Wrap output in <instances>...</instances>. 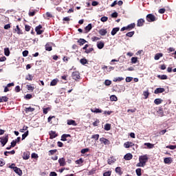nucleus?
<instances>
[{
	"label": "nucleus",
	"mask_w": 176,
	"mask_h": 176,
	"mask_svg": "<svg viewBox=\"0 0 176 176\" xmlns=\"http://www.w3.org/2000/svg\"><path fill=\"white\" fill-rule=\"evenodd\" d=\"M148 155H140L139 157V163L136 164L137 167H145L148 160Z\"/></svg>",
	"instance_id": "obj_1"
},
{
	"label": "nucleus",
	"mask_w": 176,
	"mask_h": 176,
	"mask_svg": "<svg viewBox=\"0 0 176 176\" xmlns=\"http://www.w3.org/2000/svg\"><path fill=\"white\" fill-rule=\"evenodd\" d=\"M146 20L148 23H153V21H156V20H157V18H156L153 14H148L146 16Z\"/></svg>",
	"instance_id": "obj_2"
},
{
	"label": "nucleus",
	"mask_w": 176,
	"mask_h": 176,
	"mask_svg": "<svg viewBox=\"0 0 176 176\" xmlns=\"http://www.w3.org/2000/svg\"><path fill=\"white\" fill-rule=\"evenodd\" d=\"M0 140L2 146H3L6 144H8V142L9 141V135H7L5 137H1L0 138Z\"/></svg>",
	"instance_id": "obj_3"
},
{
	"label": "nucleus",
	"mask_w": 176,
	"mask_h": 176,
	"mask_svg": "<svg viewBox=\"0 0 176 176\" xmlns=\"http://www.w3.org/2000/svg\"><path fill=\"white\" fill-rule=\"evenodd\" d=\"M72 77L74 80H79L80 79V73L79 72H74L72 74Z\"/></svg>",
	"instance_id": "obj_4"
},
{
	"label": "nucleus",
	"mask_w": 176,
	"mask_h": 176,
	"mask_svg": "<svg viewBox=\"0 0 176 176\" xmlns=\"http://www.w3.org/2000/svg\"><path fill=\"white\" fill-rule=\"evenodd\" d=\"M42 28L43 27L41 26V25H38L35 28V31L37 35H42V34H43L44 30H41Z\"/></svg>",
	"instance_id": "obj_5"
},
{
	"label": "nucleus",
	"mask_w": 176,
	"mask_h": 176,
	"mask_svg": "<svg viewBox=\"0 0 176 176\" xmlns=\"http://www.w3.org/2000/svg\"><path fill=\"white\" fill-rule=\"evenodd\" d=\"M58 163L60 167H64V166L67 165V162H65V158L64 157L59 158Z\"/></svg>",
	"instance_id": "obj_6"
},
{
	"label": "nucleus",
	"mask_w": 176,
	"mask_h": 176,
	"mask_svg": "<svg viewBox=\"0 0 176 176\" xmlns=\"http://www.w3.org/2000/svg\"><path fill=\"white\" fill-rule=\"evenodd\" d=\"M164 91H166V89L164 88H157L155 91H154V94H160V93H164Z\"/></svg>",
	"instance_id": "obj_7"
},
{
	"label": "nucleus",
	"mask_w": 176,
	"mask_h": 176,
	"mask_svg": "<svg viewBox=\"0 0 176 176\" xmlns=\"http://www.w3.org/2000/svg\"><path fill=\"white\" fill-rule=\"evenodd\" d=\"M134 143H133L132 142H126L124 144V146L128 149L129 148H131L132 146H134Z\"/></svg>",
	"instance_id": "obj_8"
},
{
	"label": "nucleus",
	"mask_w": 176,
	"mask_h": 176,
	"mask_svg": "<svg viewBox=\"0 0 176 176\" xmlns=\"http://www.w3.org/2000/svg\"><path fill=\"white\" fill-rule=\"evenodd\" d=\"M145 24V19H140L138 20L137 27H142Z\"/></svg>",
	"instance_id": "obj_9"
},
{
	"label": "nucleus",
	"mask_w": 176,
	"mask_h": 176,
	"mask_svg": "<svg viewBox=\"0 0 176 176\" xmlns=\"http://www.w3.org/2000/svg\"><path fill=\"white\" fill-rule=\"evenodd\" d=\"M30 153L29 151L24 152L22 156L23 160H28V159H30Z\"/></svg>",
	"instance_id": "obj_10"
},
{
	"label": "nucleus",
	"mask_w": 176,
	"mask_h": 176,
	"mask_svg": "<svg viewBox=\"0 0 176 176\" xmlns=\"http://www.w3.org/2000/svg\"><path fill=\"white\" fill-rule=\"evenodd\" d=\"M45 49L47 52H52L53 50V47H52V45H50V43H47L45 45Z\"/></svg>",
	"instance_id": "obj_11"
},
{
	"label": "nucleus",
	"mask_w": 176,
	"mask_h": 176,
	"mask_svg": "<svg viewBox=\"0 0 176 176\" xmlns=\"http://www.w3.org/2000/svg\"><path fill=\"white\" fill-rule=\"evenodd\" d=\"M165 164H171L173 163V159L171 157H166L164 159Z\"/></svg>",
	"instance_id": "obj_12"
},
{
	"label": "nucleus",
	"mask_w": 176,
	"mask_h": 176,
	"mask_svg": "<svg viewBox=\"0 0 176 176\" xmlns=\"http://www.w3.org/2000/svg\"><path fill=\"white\" fill-rule=\"evenodd\" d=\"M14 31L16 34H18V35H23V30L20 29L19 25H16V28L14 29Z\"/></svg>",
	"instance_id": "obj_13"
},
{
	"label": "nucleus",
	"mask_w": 176,
	"mask_h": 176,
	"mask_svg": "<svg viewBox=\"0 0 176 176\" xmlns=\"http://www.w3.org/2000/svg\"><path fill=\"white\" fill-rule=\"evenodd\" d=\"M124 160H131L133 159V154L129 153H126L124 157Z\"/></svg>",
	"instance_id": "obj_14"
},
{
	"label": "nucleus",
	"mask_w": 176,
	"mask_h": 176,
	"mask_svg": "<svg viewBox=\"0 0 176 176\" xmlns=\"http://www.w3.org/2000/svg\"><path fill=\"white\" fill-rule=\"evenodd\" d=\"M56 137H57V134L56 133V131H50V140H53V138H56Z\"/></svg>",
	"instance_id": "obj_15"
},
{
	"label": "nucleus",
	"mask_w": 176,
	"mask_h": 176,
	"mask_svg": "<svg viewBox=\"0 0 176 176\" xmlns=\"http://www.w3.org/2000/svg\"><path fill=\"white\" fill-rule=\"evenodd\" d=\"M14 171L16 174H18V175H23V170L18 167L14 168Z\"/></svg>",
	"instance_id": "obj_16"
},
{
	"label": "nucleus",
	"mask_w": 176,
	"mask_h": 176,
	"mask_svg": "<svg viewBox=\"0 0 176 176\" xmlns=\"http://www.w3.org/2000/svg\"><path fill=\"white\" fill-rule=\"evenodd\" d=\"M36 12H38V10H32L29 11V12H28L29 16L34 17V16H35V14H36Z\"/></svg>",
	"instance_id": "obj_17"
},
{
	"label": "nucleus",
	"mask_w": 176,
	"mask_h": 176,
	"mask_svg": "<svg viewBox=\"0 0 176 176\" xmlns=\"http://www.w3.org/2000/svg\"><path fill=\"white\" fill-rule=\"evenodd\" d=\"M91 28H93L91 23L88 24V25L85 28V30L86 31L85 34H87V32H89V31H91Z\"/></svg>",
	"instance_id": "obj_18"
},
{
	"label": "nucleus",
	"mask_w": 176,
	"mask_h": 176,
	"mask_svg": "<svg viewBox=\"0 0 176 176\" xmlns=\"http://www.w3.org/2000/svg\"><path fill=\"white\" fill-rule=\"evenodd\" d=\"M87 41L85 40V38H80L78 40V43H79L80 46H83L85 43H86Z\"/></svg>",
	"instance_id": "obj_19"
},
{
	"label": "nucleus",
	"mask_w": 176,
	"mask_h": 176,
	"mask_svg": "<svg viewBox=\"0 0 176 176\" xmlns=\"http://www.w3.org/2000/svg\"><path fill=\"white\" fill-rule=\"evenodd\" d=\"M91 111L93 112L94 113H102V110L100 109H91Z\"/></svg>",
	"instance_id": "obj_20"
},
{
	"label": "nucleus",
	"mask_w": 176,
	"mask_h": 176,
	"mask_svg": "<svg viewBox=\"0 0 176 176\" xmlns=\"http://www.w3.org/2000/svg\"><path fill=\"white\" fill-rule=\"evenodd\" d=\"M9 101V98L7 96L0 97V102H8Z\"/></svg>",
	"instance_id": "obj_21"
},
{
	"label": "nucleus",
	"mask_w": 176,
	"mask_h": 176,
	"mask_svg": "<svg viewBox=\"0 0 176 176\" xmlns=\"http://www.w3.org/2000/svg\"><path fill=\"white\" fill-rule=\"evenodd\" d=\"M157 78H158V79H161V80H166V79H168V76L167 75H157Z\"/></svg>",
	"instance_id": "obj_22"
},
{
	"label": "nucleus",
	"mask_w": 176,
	"mask_h": 176,
	"mask_svg": "<svg viewBox=\"0 0 176 176\" xmlns=\"http://www.w3.org/2000/svg\"><path fill=\"white\" fill-rule=\"evenodd\" d=\"M67 124L69 126H76V122H75V120H67Z\"/></svg>",
	"instance_id": "obj_23"
},
{
	"label": "nucleus",
	"mask_w": 176,
	"mask_h": 176,
	"mask_svg": "<svg viewBox=\"0 0 176 176\" xmlns=\"http://www.w3.org/2000/svg\"><path fill=\"white\" fill-rule=\"evenodd\" d=\"M133 28H135V23H133L126 26V29L130 31V30H133Z\"/></svg>",
	"instance_id": "obj_24"
},
{
	"label": "nucleus",
	"mask_w": 176,
	"mask_h": 176,
	"mask_svg": "<svg viewBox=\"0 0 176 176\" xmlns=\"http://www.w3.org/2000/svg\"><path fill=\"white\" fill-rule=\"evenodd\" d=\"M107 29H101L99 30L100 35H102V36H104V35H107Z\"/></svg>",
	"instance_id": "obj_25"
},
{
	"label": "nucleus",
	"mask_w": 176,
	"mask_h": 176,
	"mask_svg": "<svg viewBox=\"0 0 176 176\" xmlns=\"http://www.w3.org/2000/svg\"><path fill=\"white\" fill-rule=\"evenodd\" d=\"M162 102H163V100H162L160 98H156L154 100V104H155V105H160V104H162Z\"/></svg>",
	"instance_id": "obj_26"
},
{
	"label": "nucleus",
	"mask_w": 176,
	"mask_h": 176,
	"mask_svg": "<svg viewBox=\"0 0 176 176\" xmlns=\"http://www.w3.org/2000/svg\"><path fill=\"white\" fill-rule=\"evenodd\" d=\"M68 137H71V135H69V134H63L61 136L60 140L67 141V138H68Z\"/></svg>",
	"instance_id": "obj_27"
},
{
	"label": "nucleus",
	"mask_w": 176,
	"mask_h": 176,
	"mask_svg": "<svg viewBox=\"0 0 176 176\" xmlns=\"http://www.w3.org/2000/svg\"><path fill=\"white\" fill-rule=\"evenodd\" d=\"M119 30H120V28H113V30L111 31V35H113V36L116 35V33L118 32H119Z\"/></svg>",
	"instance_id": "obj_28"
},
{
	"label": "nucleus",
	"mask_w": 176,
	"mask_h": 176,
	"mask_svg": "<svg viewBox=\"0 0 176 176\" xmlns=\"http://www.w3.org/2000/svg\"><path fill=\"white\" fill-rule=\"evenodd\" d=\"M104 42H102V41L98 42V43H97L98 49L101 50L104 47Z\"/></svg>",
	"instance_id": "obj_29"
},
{
	"label": "nucleus",
	"mask_w": 176,
	"mask_h": 176,
	"mask_svg": "<svg viewBox=\"0 0 176 176\" xmlns=\"http://www.w3.org/2000/svg\"><path fill=\"white\" fill-rule=\"evenodd\" d=\"M116 173H117V174H118L119 175H122V174H123V172L122 171V168H120V166L116 168Z\"/></svg>",
	"instance_id": "obj_30"
},
{
	"label": "nucleus",
	"mask_w": 176,
	"mask_h": 176,
	"mask_svg": "<svg viewBox=\"0 0 176 176\" xmlns=\"http://www.w3.org/2000/svg\"><path fill=\"white\" fill-rule=\"evenodd\" d=\"M80 64H82V65H86V64H89V62L87 61V59H86V58H81L80 60Z\"/></svg>",
	"instance_id": "obj_31"
},
{
	"label": "nucleus",
	"mask_w": 176,
	"mask_h": 176,
	"mask_svg": "<svg viewBox=\"0 0 176 176\" xmlns=\"http://www.w3.org/2000/svg\"><path fill=\"white\" fill-rule=\"evenodd\" d=\"M161 57H163V54L157 53L155 55L154 60H160Z\"/></svg>",
	"instance_id": "obj_32"
},
{
	"label": "nucleus",
	"mask_w": 176,
	"mask_h": 176,
	"mask_svg": "<svg viewBox=\"0 0 176 176\" xmlns=\"http://www.w3.org/2000/svg\"><path fill=\"white\" fill-rule=\"evenodd\" d=\"M34 111H35V109L32 107H26L25 109L26 113H28V112H34Z\"/></svg>",
	"instance_id": "obj_33"
},
{
	"label": "nucleus",
	"mask_w": 176,
	"mask_h": 176,
	"mask_svg": "<svg viewBox=\"0 0 176 176\" xmlns=\"http://www.w3.org/2000/svg\"><path fill=\"white\" fill-rule=\"evenodd\" d=\"M100 142H103L104 145H107L108 142H109V140L108 139H105L104 138H100Z\"/></svg>",
	"instance_id": "obj_34"
},
{
	"label": "nucleus",
	"mask_w": 176,
	"mask_h": 176,
	"mask_svg": "<svg viewBox=\"0 0 176 176\" xmlns=\"http://www.w3.org/2000/svg\"><path fill=\"white\" fill-rule=\"evenodd\" d=\"M14 153H16V151L14 150H12L11 151H5L4 152V155L5 156H8V154H10V155H14Z\"/></svg>",
	"instance_id": "obj_35"
},
{
	"label": "nucleus",
	"mask_w": 176,
	"mask_h": 176,
	"mask_svg": "<svg viewBox=\"0 0 176 176\" xmlns=\"http://www.w3.org/2000/svg\"><path fill=\"white\" fill-rule=\"evenodd\" d=\"M122 80H124V78L123 77H118V78H115L113 80V82H122Z\"/></svg>",
	"instance_id": "obj_36"
},
{
	"label": "nucleus",
	"mask_w": 176,
	"mask_h": 176,
	"mask_svg": "<svg viewBox=\"0 0 176 176\" xmlns=\"http://www.w3.org/2000/svg\"><path fill=\"white\" fill-rule=\"evenodd\" d=\"M104 129L106 131H109V130H111V124H106L104 125Z\"/></svg>",
	"instance_id": "obj_37"
},
{
	"label": "nucleus",
	"mask_w": 176,
	"mask_h": 176,
	"mask_svg": "<svg viewBox=\"0 0 176 176\" xmlns=\"http://www.w3.org/2000/svg\"><path fill=\"white\" fill-rule=\"evenodd\" d=\"M4 54L5 56H7L10 55V50H9V48L4 49Z\"/></svg>",
	"instance_id": "obj_38"
},
{
	"label": "nucleus",
	"mask_w": 176,
	"mask_h": 176,
	"mask_svg": "<svg viewBox=\"0 0 176 176\" xmlns=\"http://www.w3.org/2000/svg\"><path fill=\"white\" fill-rule=\"evenodd\" d=\"M145 146H147L148 149H152L153 148V144L152 143H144Z\"/></svg>",
	"instance_id": "obj_39"
},
{
	"label": "nucleus",
	"mask_w": 176,
	"mask_h": 176,
	"mask_svg": "<svg viewBox=\"0 0 176 176\" xmlns=\"http://www.w3.org/2000/svg\"><path fill=\"white\" fill-rule=\"evenodd\" d=\"M26 87L28 90H30V91H34V90H35V87H32L31 85H27Z\"/></svg>",
	"instance_id": "obj_40"
},
{
	"label": "nucleus",
	"mask_w": 176,
	"mask_h": 176,
	"mask_svg": "<svg viewBox=\"0 0 176 176\" xmlns=\"http://www.w3.org/2000/svg\"><path fill=\"white\" fill-rule=\"evenodd\" d=\"M58 82V80H56V79L52 80L50 82V86H56V85H57Z\"/></svg>",
	"instance_id": "obj_41"
},
{
	"label": "nucleus",
	"mask_w": 176,
	"mask_h": 176,
	"mask_svg": "<svg viewBox=\"0 0 176 176\" xmlns=\"http://www.w3.org/2000/svg\"><path fill=\"white\" fill-rule=\"evenodd\" d=\"M91 138L93 140H95V141H98V139L100 138V135L99 134H96L91 136Z\"/></svg>",
	"instance_id": "obj_42"
},
{
	"label": "nucleus",
	"mask_w": 176,
	"mask_h": 176,
	"mask_svg": "<svg viewBox=\"0 0 176 176\" xmlns=\"http://www.w3.org/2000/svg\"><path fill=\"white\" fill-rule=\"evenodd\" d=\"M138 61V58H137V57H132L131 58V63L132 64H137Z\"/></svg>",
	"instance_id": "obj_43"
},
{
	"label": "nucleus",
	"mask_w": 176,
	"mask_h": 176,
	"mask_svg": "<svg viewBox=\"0 0 176 176\" xmlns=\"http://www.w3.org/2000/svg\"><path fill=\"white\" fill-rule=\"evenodd\" d=\"M28 134H29V131H27L26 132H25L23 135H22V140H25V138H27V137H28Z\"/></svg>",
	"instance_id": "obj_44"
},
{
	"label": "nucleus",
	"mask_w": 176,
	"mask_h": 176,
	"mask_svg": "<svg viewBox=\"0 0 176 176\" xmlns=\"http://www.w3.org/2000/svg\"><path fill=\"white\" fill-rule=\"evenodd\" d=\"M102 69H103L104 72H111V70H108V66L107 65H103Z\"/></svg>",
	"instance_id": "obj_45"
},
{
	"label": "nucleus",
	"mask_w": 176,
	"mask_h": 176,
	"mask_svg": "<svg viewBox=\"0 0 176 176\" xmlns=\"http://www.w3.org/2000/svg\"><path fill=\"white\" fill-rule=\"evenodd\" d=\"M114 162H116V160L113 159V157H111L107 160L108 164H113Z\"/></svg>",
	"instance_id": "obj_46"
},
{
	"label": "nucleus",
	"mask_w": 176,
	"mask_h": 176,
	"mask_svg": "<svg viewBox=\"0 0 176 176\" xmlns=\"http://www.w3.org/2000/svg\"><path fill=\"white\" fill-rule=\"evenodd\" d=\"M134 34H135V32L134 31L129 32L128 33L126 34V36H129V38H131V36H133V35H134Z\"/></svg>",
	"instance_id": "obj_47"
},
{
	"label": "nucleus",
	"mask_w": 176,
	"mask_h": 176,
	"mask_svg": "<svg viewBox=\"0 0 176 176\" xmlns=\"http://www.w3.org/2000/svg\"><path fill=\"white\" fill-rule=\"evenodd\" d=\"M111 101H118V97L115 95H112L110 96Z\"/></svg>",
	"instance_id": "obj_48"
},
{
	"label": "nucleus",
	"mask_w": 176,
	"mask_h": 176,
	"mask_svg": "<svg viewBox=\"0 0 176 176\" xmlns=\"http://www.w3.org/2000/svg\"><path fill=\"white\" fill-rule=\"evenodd\" d=\"M34 79V76L31 74H28L25 78V80H32Z\"/></svg>",
	"instance_id": "obj_49"
},
{
	"label": "nucleus",
	"mask_w": 176,
	"mask_h": 176,
	"mask_svg": "<svg viewBox=\"0 0 176 176\" xmlns=\"http://www.w3.org/2000/svg\"><path fill=\"white\" fill-rule=\"evenodd\" d=\"M27 130H28V126H23V129H21L19 131L20 133H24V131H27Z\"/></svg>",
	"instance_id": "obj_50"
},
{
	"label": "nucleus",
	"mask_w": 176,
	"mask_h": 176,
	"mask_svg": "<svg viewBox=\"0 0 176 176\" xmlns=\"http://www.w3.org/2000/svg\"><path fill=\"white\" fill-rule=\"evenodd\" d=\"M57 152V149L50 150L49 151V156H52V155H54Z\"/></svg>",
	"instance_id": "obj_51"
},
{
	"label": "nucleus",
	"mask_w": 176,
	"mask_h": 176,
	"mask_svg": "<svg viewBox=\"0 0 176 176\" xmlns=\"http://www.w3.org/2000/svg\"><path fill=\"white\" fill-rule=\"evenodd\" d=\"M104 85H105V86H111V85H112V81H111L109 80H106L104 81Z\"/></svg>",
	"instance_id": "obj_52"
},
{
	"label": "nucleus",
	"mask_w": 176,
	"mask_h": 176,
	"mask_svg": "<svg viewBox=\"0 0 176 176\" xmlns=\"http://www.w3.org/2000/svg\"><path fill=\"white\" fill-rule=\"evenodd\" d=\"M166 148H167L168 149H176V145H169V146H166Z\"/></svg>",
	"instance_id": "obj_53"
},
{
	"label": "nucleus",
	"mask_w": 176,
	"mask_h": 176,
	"mask_svg": "<svg viewBox=\"0 0 176 176\" xmlns=\"http://www.w3.org/2000/svg\"><path fill=\"white\" fill-rule=\"evenodd\" d=\"M94 50V48L91 47V48L87 49V50H85V53H86L87 54H89V53H91V52H93Z\"/></svg>",
	"instance_id": "obj_54"
},
{
	"label": "nucleus",
	"mask_w": 176,
	"mask_h": 176,
	"mask_svg": "<svg viewBox=\"0 0 176 176\" xmlns=\"http://www.w3.org/2000/svg\"><path fill=\"white\" fill-rule=\"evenodd\" d=\"M31 157H32V159H38V157H39V156L38 155V154L33 153L31 155Z\"/></svg>",
	"instance_id": "obj_55"
},
{
	"label": "nucleus",
	"mask_w": 176,
	"mask_h": 176,
	"mask_svg": "<svg viewBox=\"0 0 176 176\" xmlns=\"http://www.w3.org/2000/svg\"><path fill=\"white\" fill-rule=\"evenodd\" d=\"M83 163V159L80 158L76 161V164H82Z\"/></svg>",
	"instance_id": "obj_56"
},
{
	"label": "nucleus",
	"mask_w": 176,
	"mask_h": 176,
	"mask_svg": "<svg viewBox=\"0 0 176 176\" xmlns=\"http://www.w3.org/2000/svg\"><path fill=\"white\" fill-rule=\"evenodd\" d=\"M135 171L138 176L142 175V174L141 173V168H137Z\"/></svg>",
	"instance_id": "obj_57"
},
{
	"label": "nucleus",
	"mask_w": 176,
	"mask_h": 176,
	"mask_svg": "<svg viewBox=\"0 0 176 176\" xmlns=\"http://www.w3.org/2000/svg\"><path fill=\"white\" fill-rule=\"evenodd\" d=\"M100 21H101L102 23H105V21H108V16H102V17L100 19Z\"/></svg>",
	"instance_id": "obj_58"
},
{
	"label": "nucleus",
	"mask_w": 176,
	"mask_h": 176,
	"mask_svg": "<svg viewBox=\"0 0 176 176\" xmlns=\"http://www.w3.org/2000/svg\"><path fill=\"white\" fill-rule=\"evenodd\" d=\"M16 142L15 140H12L11 142L10 148H14V146H16Z\"/></svg>",
	"instance_id": "obj_59"
},
{
	"label": "nucleus",
	"mask_w": 176,
	"mask_h": 176,
	"mask_svg": "<svg viewBox=\"0 0 176 176\" xmlns=\"http://www.w3.org/2000/svg\"><path fill=\"white\" fill-rule=\"evenodd\" d=\"M25 98L26 100H31V98H32V96L30 94H28L25 95Z\"/></svg>",
	"instance_id": "obj_60"
},
{
	"label": "nucleus",
	"mask_w": 176,
	"mask_h": 176,
	"mask_svg": "<svg viewBox=\"0 0 176 176\" xmlns=\"http://www.w3.org/2000/svg\"><path fill=\"white\" fill-rule=\"evenodd\" d=\"M25 31H27V32H30V30H31V26H30L28 25H25Z\"/></svg>",
	"instance_id": "obj_61"
},
{
	"label": "nucleus",
	"mask_w": 176,
	"mask_h": 176,
	"mask_svg": "<svg viewBox=\"0 0 176 176\" xmlns=\"http://www.w3.org/2000/svg\"><path fill=\"white\" fill-rule=\"evenodd\" d=\"M143 96L145 97V98H148V97H149V92L148 91H144L143 92Z\"/></svg>",
	"instance_id": "obj_62"
},
{
	"label": "nucleus",
	"mask_w": 176,
	"mask_h": 176,
	"mask_svg": "<svg viewBox=\"0 0 176 176\" xmlns=\"http://www.w3.org/2000/svg\"><path fill=\"white\" fill-rule=\"evenodd\" d=\"M111 17L113 19H116V17H118V12H115L111 14Z\"/></svg>",
	"instance_id": "obj_63"
},
{
	"label": "nucleus",
	"mask_w": 176,
	"mask_h": 176,
	"mask_svg": "<svg viewBox=\"0 0 176 176\" xmlns=\"http://www.w3.org/2000/svg\"><path fill=\"white\" fill-rule=\"evenodd\" d=\"M111 172L107 171L103 173V176H111Z\"/></svg>",
	"instance_id": "obj_64"
}]
</instances>
